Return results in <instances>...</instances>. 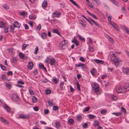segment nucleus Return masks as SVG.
<instances>
[{"label":"nucleus","mask_w":129,"mask_h":129,"mask_svg":"<svg viewBox=\"0 0 129 129\" xmlns=\"http://www.w3.org/2000/svg\"><path fill=\"white\" fill-rule=\"evenodd\" d=\"M116 52H110V54L112 56L111 58V60L113 61L116 65L118 64L121 61L120 59L118 58H116L115 57L116 56L115 53Z\"/></svg>","instance_id":"f257e3e1"},{"label":"nucleus","mask_w":129,"mask_h":129,"mask_svg":"<svg viewBox=\"0 0 129 129\" xmlns=\"http://www.w3.org/2000/svg\"><path fill=\"white\" fill-rule=\"evenodd\" d=\"M68 41L64 40L61 42L60 43V47L62 49H65L68 45Z\"/></svg>","instance_id":"f03ea898"},{"label":"nucleus","mask_w":129,"mask_h":129,"mask_svg":"<svg viewBox=\"0 0 129 129\" xmlns=\"http://www.w3.org/2000/svg\"><path fill=\"white\" fill-rule=\"evenodd\" d=\"M94 86L93 87V89L94 92L97 94H99L100 92V90L99 86L97 83L94 84Z\"/></svg>","instance_id":"7ed1b4c3"},{"label":"nucleus","mask_w":129,"mask_h":129,"mask_svg":"<svg viewBox=\"0 0 129 129\" xmlns=\"http://www.w3.org/2000/svg\"><path fill=\"white\" fill-rule=\"evenodd\" d=\"M12 99L13 101L16 102H18L20 101V99L18 96L15 94L12 96Z\"/></svg>","instance_id":"20e7f679"},{"label":"nucleus","mask_w":129,"mask_h":129,"mask_svg":"<svg viewBox=\"0 0 129 129\" xmlns=\"http://www.w3.org/2000/svg\"><path fill=\"white\" fill-rule=\"evenodd\" d=\"M117 92L118 93H124L125 92V90L122 87H119L116 89Z\"/></svg>","instance_id":"39448f33"},{"label":"nucleus","mask_w":129,"mask_h":129,"mask_svg":"<svg viewBox=\"0 0 129 129\" xmlns=\"http://www.w3.org/2000/svg\"><path fill=\"white\" fill-rule=\"evenodd\" d=\"M19 118L23 119H28L29 116L28 115H26L23 114H20L19 115Z\"/></svg>","instance_id":"423d86ee"},{"label":"nucleus","mask_w":129,"mask_h":129,"mask_svg":"<svg viewBox=\"0 0 129 129\" xmlns=\"http://www.w3.org/2000/svg\"><path fill=\"white\" fill-rule=\"evenodd\" d=\"M113 27L115 28L118 31H119L120 30L119 29L117 25V24L113 22H110L109 23Z\"/></svg>","instance_id":"0eeeda50"},{"label":"nucleus","mask_w":129,"mask_h":129,"mask_svg":"<svg viewBox=\"0 0 129 129\" xmlns=\"http://www.w3.org/2000/svg\"><path fill=\"white\" fill-rule=\"evenodd\" d=\"M122 71L126 75H129V68H123Z\"/></svg>","instance_id":"6e6552de"},{"label":"nucleus","mask_w":129,"mask_h":129,"mask_svg":"<svg viewBox=\"0 0 129 129\" xmlns=\"http://www.w3.org/2000/svg\"><path fill=\"white\" fill-rule=\"evenodd\" d=\"M123 87L125 90V92L129 90V83H124Z\"/></svg>","instance_id":"1a4fd4ad"},{"label":"nucleus","mask_w":129,"mask_h":129,"mask_svg":"<svg viewBox=\"0 0 129 129\" xmlns=\"http://www.w3.org/2000/svg\"><path fill=\"white\" fill-rule=\"evenodd\" d=\"M56 61L54 58H52L50 59V62L49 63L51 66H52L55 65Z\"/></svg>","instance_id":"9d476101"},{"label":"nucleus","mask_w":129,"mask_h":129,"mask_svg":"<svg viewBox=\"0 0 129 129\" xmlns=\"http://www.w3.org/2000/svg\"><path fill=\"white\" fill-rule=\"evenodd\" d=\"M52 14L54 15V17L59 18L60 17L61 13L60 12L56 11L54 12Z\"/></svg>","instance_id":"9b49d317"},{"label":"nucleus","mask_w":129,"mask_h":129,"mask_svg":"<svg viewBox=\"0 0 129 129\" xmlns=\"http://www.w3.org/2000/svg\"><path fill=\"white\" fill-rule=\"evenodd\" d=\"M47 2L45 0L42 4V7L43 8L45 9L47 7Z\"/></svg>","instance_id":"f8f14e48"},{"label":"nucleus","mask_w":129,"mask_h":129,"mask_svg":"<svg viewBox=\"0 0 129 129\" xmlns=\"http://www.w3.org/2000/svg\"><path fill=\"white\" fill-rule=\"evenodd\" d=\"M121 28L123 29L124 30L126 33L129 34V29L126 27L125 26L121 25Z\"/></svg>","instance_id":"ddd939ff"},{"label":"nucleus","mask_w":129,"mask_h":129,"mask_svg":"<svg viewBox=\"0 0 129 129\" xmlns=\"http://www.w3.org/2000/svg\"><path fill=\"white\" fill-rule=\"evenodd\" d=\"M33 65L34 64L32 62H29L27 65V67L28 69L31 70L32 69L33 66Z\"/></svg>","instance_id":"4468645a"},{"label":"nucleus","mask_w":129,"mask_h":129,"mask_svg":"<svg viewBox=\"0 0 129 129\" xmlns=\"http://www.w3.org/2000/svg\"><path fill=\"white\" fill-rule=\"evenodd\" d=\"M105 37L108 39L109 41L111 43L113 42V39L107 35H105Z\"/></svg>","instance_id":"2eb2a0df"},{"label":"nucleus","mask_w":129,"mask_h":129,"mask_svg":"<svg viewBox=\"0 0 129 129\" xmlns=\"http://www.w3.org/2000/svg\"><path fill=\"white\" fill-rule=\"evenodd\" d=\"M14 26L15 27L19 28L20 26V24L19 23L18 21L15 22L14 23Z\"/></svg>","instance_id":"dca6fc26"},{"label":"nucleus","mask_w":129,"mask_h":129,"mask_svg":"<svg viewBox=\"0 0 129 129\" xmlns=\"http://www.w3.org/2000/svg\"><path fill=\"white\" fill-rule=\"evenodd\" d=\"M74 121L72 118L69 119L68 121V123L69 125H72L73 124Z\"/></svg>","instance_id":"f3484780"},{"label":"nucleus","mask_w":129,"mask_h":129,"mask_svg":"<svg viewBox=\"0 0 129 129\" xmlns=\"http://www.w3.org/2000/svg\"><path fill=\"white\" fill-rule=\"evenodd\" d=\"M72 42L73 43L75 44L76 46H77L79 45L78 42L75 38H74V39L72 40Z\"/></svg>","instance_id":"a211bd4d"},{"label":"nucleus","mask_w":129,"mask_h":129,"mask_svg":"<svg viewBox=\"0 0 129 129\" xmlns=\"http://www.w3.org/2000/svg\"><path fill=\"white\" fill-rule=\"evenodd\" d=\"M94 61H95L96 63L98 64L101 63L103 64L104 63V61L99 59H96L94 60Z\"/></svg>","instance_id":"6ab92c4d"},{"label":"nucleus","mask_w":129,"mask_h":129,"mask_svg":"<svg viewBox=\"0 0 129 129\" xmlns=\"http://www.w3.org/2000/svg\"><path fill=\"white\" fill-rule=\"evenodd\" d=\"M52 32L53 33L57 34L60 36H61V35H60L59 32L58 31V30L57 29H53L52 31Z\"/></svg>","instance_id":"aec40b11"},{"label":"nucleus","mask_w":129,"mask_h":129,"mask_svg":"<svg viewBox=\"0 0 129 129\" xmlns=\"http://www.w3.org/2000/svg\"><path fill=\"white\" fill-rule=\"evenodd\" d=\"M74 5L77 6L78 8H80V7L75 1L73 0H69Z\"/></svg>","instance_id":"412c9836"},{"label":"nucleus","mask_w":129,"mask_h":129,"mask_svg":"<svg viewBox=\"0 0 129 129\" xmlns=\"http://www.w3.org/2000/svg\"><path fill=\"white\" fill-rule=\"evenodd\" d=\"M96 69L94 68H93L90 70V72L94 76L95 75L96 73Z\"/></svg>","instance_id":"4be33fe9"},{"label":"nucleus","mask_w":129,"mask_h":129,"mask_svg":"<svg viewBox=\"0 0 129 129\" xmlns=\"http://www.w3.org/2000/svg\"><path fill=\"white\" fill-rule=\"evenodd\" d=\"M47 34L45 33H43L41 34V37L43 39H47Z\"/></svg>","instance_id":"5701e85b"},{"label":"nucleus","mask_w":129,"mask_h":129,"mask_svg":"<svg viewBox=\"0 0 129 129\" xmlns=\"http://www.w3.org/2000/svg\"><path fill=\"white\" fill-rule=\"evenodd\" d=\"M53 102V101L52 100H51V101L48 100L47 101V102L49 105L50 106H52L54 105Z\"/></svg>","instance_id":"b1692460"},{"label":"nucleus","mask_w":129,"mask_h":129,"mask_svg":"<svg viewBox=\"0 0 129 129\" xmlns=\"http://www.w3.org/2000/svg\"><path fill=\"white\" fill-rule=\"evenodd\" d=\"M4 108L8 112H9L10 111V108L7 106V105H5L3 106Z\"/></svg>","instance_id":"393cba45"},{"label":"nucleus","mask_w":129,"mask_h":129,"mask_svg":"<svg viewBox=\"0 0 129 129\" xmlns=\"http://www.w3.org/2000/svg\"><path fill=\"white\" fill-rule=\"evenodd\" d=\"M52 81L54 82V84H57L59 81V80L58 79L55 78L53 79Z\"/></svg>","instance_id":"a878e982"},{"label":"nucleus","mask_w":129,"mask_h":129,"mask_svg":"<svg viewBox=\"0 0 129 129\" xmlns=\"http://www.w3.org/2000/svg\"><path fill=\"white\" fill-rule=\"evenodd\" d=\"M112 3L116 6H119V4L116 1L114 0H109Z\"/></svg>","instance_id":"bb28decb"},{"label":"nucleus","mask_w":129,"mask_h":129,"mask_svg":"<svg viewBox=\"0 0 129 129\" xmlns=\"http://www.w3.org/2000/svg\"><path fill=\"white\" fill-rule=\"evenodd\" d=\"M39 67L40 69H42L46 71H47L46 69L44 67V65L43 64H39Z\"/></svg>","instance_id":"cd10ccee"},{"label":"nucleus","mask_w":129,"mask_h":129,"mask_svg":"<svg viewBox=\"0 0 129 129\" xmlns=\"http://www.w3.org/2000/svg\"><path fill=\"white\" fill-rule=\"evenodd\" d=\"M5 26V24L3 22L1 21L0 22V27L2 28L4 27Z\"/></svg>","instance_id":"c85d7f7f"},{"label":"nucleus","mask_w":129,"mask_h":129,"mask_svg":"<svg viewBox=\"0 0 129 129\" xmlns=\"http://www.w3.org/2000/svg\"><path fill=\"white\" fill-rule=\"evenodd\" d=\"M33 100V103H36L37 101V99L36 98V97L35 96H33V98L32 99Z\"/></svg>","instance_id":"c756f323"},{"label":"nucleus","mask_w":129,"mask_h":129,"mask_svg":"<svg viewBox=\"0 0 129 129\" xmlns=\"http://www.w3.org/2000/svg\"><path fill=\"white\" fill-rule=\"evenodd\" d=\"M78 37L79 38V39L81 41L84 42H85V40L84 38L83 37H82L81 36L79 35Z\"/></svg>","instance_id":"7c9ffc66"},{"label":"nucleus","mask_w":129,"mask_h":129,"mask_svg":"<svg viewBox=\"0 0 129 129\" xmlns=\"http://www.w3.org/2000/svg\"><path fill=\"white\" fill-rule=\"evenodd\" d=\"M55 126L57 128H58L60 126V123L59 122H56L55 123Z\"/></svg>","instance_id":"2f4dec72"},{"label":"nucleus","mask_w":129,"mask_h":129,"mask_svg":"<svg viewBox=\"0 0 129 129\" xmlns=\"http://www.w3.org/2000/svg\"><path fill=\"white\" fill-rule=\"evenodd\" d=\"M99 122L98 121L95 120L94 121L93 125L95 126H98L99 125Z\"/></svg>","instance_id":"473e14b6"},{"label":"nucleus","mask_w":129,"mask_h":129,"mask_svg":"<svg viewBox=\"0 0 129 129\" xmlns=\"http://www.w3.org/2000/svg\"><path fill=\"white\" fill-rule=\"evenodd\" d=\"M19 55L21 58H23L24 57V55L22 53L20 52L19 53Z\"/></svg>","instance_id":"72a5a7b5"},{"label":"nucleus","mask_w":129,"mask_h":129,"mask_svg":"<svg viewBox=\"0 0 129 129\" xmlns=\"http://www.w3.org/2000/svg\"><path fill=\"white\" fill-rule=\"evenodd\" d=\"M95 115H93L89 114L88 115V117L90 119L94 118H95Z\"/></svg>","instance_id":"f704fd0d"},{"label":"nucleus","mask_w":129,"mask_h":129,"mask_svg":"<svg viewBox=\"0 0 129 129\" xmlns=\"http://www.w3.org/2000/svg\"><path fill=\"white\" fill-rule=\"evenodd\" d=\"M28 45L26 44H23L22 46V49L23 50H24L26 48Z\"/></svg>","instance_id":"c9c22d12"},{"label":"nucleus","mask_w":129,"mask_h":129,"mask_svg":"<svg viewBox=\"0 0 129 129\" xmlns=\"http://www.w3.org/2000/svg\"><path fill=\"white\" fill-rule=\"evenodd\" d=\"M0 66L1 68L3 70L5 71H6L7 70V69L4 66H3L1 64H0Z\"/></svg>","instance_id":"e433bc0d"},{"label":"nucleus","mask_w":129,"mask_h":129,"mask_svg":"<svg viewBox=\"0 0 129 129\" xmlns=\"http://www.w3.org/2000/svg\"><path fill=\"white\" fill-rule=\"evenodd\" d=\"M112 114L113 115H115L116 116H118L120 115H121V113L120 112H118L117 113H113Z\"/></svg>","instance_id":"4c0bfd02"},{"label":"nucleus","mask_w":129,"mask_h":129,"mask_svg":"<svg viewBox=\"0 0 129 129\" xmlns=\"http://www.w3.org/2000/svg\"><path fill=\"white\" fill-rule=\"evenodd\" d=\"M44 113L45 114H47L49 113L50 112L49 110L48 109H44Z\"/></svg>","instance_id":"58836bf2"},{"label":"nucleus","mask_w":129,"mask_h":129,"mask_svg":"<svg viewBox=\"0 0 129 129\" xmlns=\"http://www.w3.org/2000/svg\"><path fill=\"white\" fill-rule=\"evenodd\" d=\"M46 93V94H49L51 93V91L50 90H46L45 91Z\"/></svg>","instance_id":"ea45409f"},{"label":"nucleus","mask_w":129,"mask_h":129,"mask_svg":"<svg viewBox=\"0 0 129 129\" xmlns=\"http://www.w3.org/2000/svg\"><path fill=\"white\" fill-rule=\"evenodd\" d=\"M39 50V48L38 47H36V48L34 52V54H36L38 53Z\"/></svg>","instance_id":"a19ab883"},{"label":"nucleus","mask_w":129,"mask_h":129,"mask_svg":"<svg viewBox=\"0 0 129 129\" xmlns=\"http://www.w3.org/2000/svg\"><path fill=\"white\" fill-rule=\"evenodd\" d=\"M117 98V96L114 95H112V100H116Z\"/></svg>","instance_id":"79ce46f5"},{"label":"nucleus","mask_w":129,"mask_h":129,"mask_svg":"<svg viewBox=\"0 0 129 129\" xmlns=\"http://www.w3.org/2000/svg\"><path fill=\"white\" fill-rule=\"evenodd\" d=\"M6 86L7 88L10 87L11 85L9 82H6L5 83Z\"/></svg>","instance_id":"37998d69"},{"label":"nucleus","mask_w":129,"mask_h":129,"mask_svg":"<svg viewBox=\"0 0 129 129\" xmlns=\"http://www.w3.org/2000/svg\"><path fill=\"white\" fill-rule=\"evenodd\" d=\"M92 22L94 24H95V25L97 26L98 27H99L100 26V25H99L97 23H96V22H95L94 20H92Z\"/></svg>","instance_id":"c03bdc74"},{"label":"nucleus","mask_w":129,"mask_h":129,"mask_svg":"<svg viewBox=\"0 0 129 129\" xmlns=\"http://www.w3.org/2000/svg\"><path fill=\"white\" fill-rule=\"evenodd\" d=\"M80 60L83 62H84L85 61V59L84 58L81 56L79 58Z\"/></svg>","instance_id":"a18cd8bd"},{"label":"nucleus","mask_w":129,"mask_h":129,"mask_svg":"<svg viewBox=\"0 0 129 129\" xmlns=\"http://www.w3.org/2000/svg\"><path fill=\"white\" fill-rule=\"evenodd\" d=\"M26 12H21L20 14V15L22 16H25L26 15Z\"/></svg>","instance_id":"49530a36"},{"label":"nucleus","mask_w":129,"mask_h":129,"mask_svg":"<svg viewBox=\"0 0 129 129\" xmlns=\"http://www.w3.org/2000/svg\"><path fill=\"white\" fill-rule=\"evenodd\" d=\"M58 109V107L57 106H54L53 107V110L54 111H56Z\"/></svg>","instance_id":"de8ad7c7"},{"label":"nucleus","mask_w":129,"mask_h":129,"mask_svg":"<svg viewBox=\"0 0 129 129\" xmlns=\"http://www.w3.org/2000/svg\"><path fill=\"white\" fill-rule=\"evenodd\" d=\"M90 109V108L89 107H87L85 108L83 110L84 112L88 111Z\"/></svg>","instance_id":"09e8293b"},{"label":"nucleus","mask_w":129,"mask_h":129,"mask_svg":"<svg viewBox=\"0 0 129 129\" xmlns=\"http://www.w3.org/2000/svg\"><path fill=\"white\" fill-rule=\"evenodd\" d=\"M2 79L5 81H6V76L4 75H2Z\"/></svg>","instance_id":"8fccbe9b"},{"label":"nucleus","mask_w":129,"mask_h":129,"mask_svg":"<svg viewBox=\"0 0 129 129\" xmlns=\"http://www.w3.org/2000/svg\"><path fill=\"white\" fill-rule=\"evenodd\" d=\"M108 20L109 22L110 23V22H111V19L112 18V17L111 16H108Z\"/></svg>","instance_id":"3c124183"},{"label":"nucleus","mask_w":129,"mask_h":129,"mask_svg":"<svg viewBox=\"0 0 129 129\" xmlns=\"http://www.w3.org/2000/svg\"><path fill=\"white\" fill-rule=\"evenodd\" d=\"M81 118V116L80 115H78L77 117V120L78 121H80Z\"/></svg>","instance_id":"603ef678"},{"label":"nucleus","mask_w":129,"mask_h":129,"mask_svg":"<svg viewBox=\"0 0 129 129\" xmlns=\"http://www.w3.org/2000/svg\"><path fill=\"white\" fill-rule=\"evenodd\" d=\"M50 58L49 57H47L45 61V62L46 63H48L49 62V60H50Z\"/></svg>","instance_id":"864d4df0"},{"label":"nucleus","mask_w":129,"mask_h":129,"mask_svg":"<svg viewBox=\"0 0 129 129\" xmlns=\"http://www.w3.org/2000/svg\"><path fill=\"white\" fill-rule=\"evenodd\" d=\"M18 83L19 84H24V83L23 81L22 80H19L18 81Z\"/></svg>","instance_id":"5fc2aeb1"},{"label":"nucleus","mask_w":129,"mask_h":129,"mask_svg":"<svg viewBox=\"0 0 129 129\" xmlns=\"http://www.w3.org/2000/svg\"><path fill=\"white\" fill-rule=\"evenodd\" d=\"M87 126V123H84L82 125V127L84 128H86Z\"/></svg>","instance_id":"6e6d98bb"},{"label":"nucleus","mask_w":129,"mask_h":129,"mask_svg":"<svg viewBox=\"0 0 129 129\" xmlns=\"http://www.w3.org/2000/svg\"><path fill=\"white\" fill-rule=\"evenodd\" d=\"M121 10L122 12L123 13H124L125 12V6L122 7Z\"/></svg>","instance_id":"4d7b16f0"},{"label":"nucleus","mask_w":129,"mask_h":129,"mask_svg":"<svg viewBox=\"0 0 129 129\" xmlns=\"http://www.w3.org/2000/svg\"><path fill=\"white\" fill-rule=\"evenodd\" d=\"M8 50L9 51V52L12 53L13 52V49L12 48H8Z\"/></svg>","instance_id":"13d9d810"},{"label":"nucleus","mask_w":129,"mask_h":129,"mask_svg":"<svg viewBox=\"0 0 129 129\" xmlns=\"http://www.w3.org/2000/svg\"><path fill=\"white\" fill-rule=\"evenodd\" d=\"M29 92L30 94L31 95H33L34 94L33 91L32 90L30 89L29 90Z\"/></svg>","instance_id":"bf43d9fd"},{"label":"nucleus","mask_w":129,"mask_h":129,"mask_svg":"<svg viewBox=\"0 0 129 129\" xmlns=\"http://www.w3.org/2000/svg\"><path fill=\"white\" fill-rule=\"evenodd\" d=\"M77 89L79 90H80V86L79 85V83L78 82H77Z\"/></svg>","instance_id":"052dcab7"},{"label":"nucleus","mask_w":129,"mask_h":129,"mask_svg":"<svg viewBox=\"0 0 129 129\" xmlns=\"http://www.w3.org/2000/svg\"><path fill=\"white\" fill-rule=\"evenodd\" d=\"M95 1L96 3L98 5L100 4L101 3V2L99 0H94Z\"/></svg>","instance_id":"680f3d73"},{"label":"nucleus","mask_w":129,"mask_h":129,"mask_svg":"<svg viewBox=\"0 0 129 129\" xmlns=\"http://www.w3.org/2000/svg\"><path fill=\"white\" fill-rule=\"evenodd\" d=\"M7 74L8 75H13V73L11 71H8L7 72Z\"/></svg>","instance_id":"e2e57ef3"},{"label":"nucleus","mask_w":129,"mask_h":129,"mask_svg":"<svg viewBox=\"0 0 129 129\" xmlns=\"http://www.w3.org/2000/svg\"><path fill=\"white\" fill-rule=\"evenodd\" d=\"M60 4L61 5V7L64 8L65 7V4L64 3H60Z\"/></svg>","instance_id":"0e129e2a"},{"label":"nucleus","mask_w":129,"mask_h":129,"mask_svg":"<svg viewBox=\"0 0 129 129\" xmlns=\"http://www.w3.org/2000/svg\"><path fill=\"white\" fill-rule=\"evenodd\" d=\"M17 60L15 58H13L12 60V62H16Z\"/></svg>","instance_id":"69168bd1"},{"label":"nucleus","mask_w":129,"mask_h":129,"mask_svg":"<svg viewBox=\"0 0 129 129\" xmlns=\"http://www.w3.org/2000/svg\"><path fill=\"white\" fill-rule=\"evenodd\" d=\"M64 83L63 82H61L60 84L59 87L61 88H62L63 85Z\"/></svg>","instance_id":"338daca9"},{"label":"nucleus","mask_w":129,"mask_h":129,"mask_svg":"<svg viewBox=\"0 0 129 129\" xmlns=\"http://www.w3.org/2000/svg\"><path fill=\"white\" fill-rule=\"evenodd\" d=\"M121 109L122 111L124 113H125L126 112V111L125 109L123 107H121Z\"/></svg>","instance_id":"774afa93"}]
</instances>
